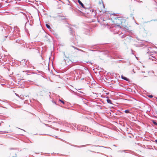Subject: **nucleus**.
Segmentation results:
<instances>
[{"label": "nucleus", "mask_w": 157, "mask_h": 157, "mask_svg": "<svg viewBox=\"0 0 157 157\" xmlns=\"http://www.w3.org/2000/svg\"><path fill=\"white\" fill-rule=\"evenodd\" d=\"M114 23L115 25L120 28H123L128 30V25L126 20L123 17H118L115 18L114 21Z\"/></svg>", "instance_id": "f257e3e1"}, {"label": "nucleus", "mask_w": 157, "mask_h": 157, "mask_svg": "<svg viewBox=\"0 0 157 157\" xmlns=\"http://www.w3.org/2000/svg\"><path fill=\"white\" fill-rule=\"evenodd\" d=\"M9 127H10V126H8L7 125L6 126V128L2 130V131H5V132H8L10 131L11 129L10 128H8Z\"/></svg>", "instance_id": "f03ea898"}, {"label": "nucleus", "mask_w": 157, "mask_h": 157, "mask_svg": "<svg viewBox=\"0 0 157 157\" xmlns=\"http://www.w3.org/2000/svg\"><path fill=\"white\" fill-rule=\"evenodd\" d=\"M21 64L23 66H25L27 63V61H26V60H22L20 62Z\"/></svg>", "instance_id": "7ed1b4c3"}, {"label": "nucleus", "mask_w": 157, "mask_h": 157, "mask_svg": "<svg viewBox=\"0 0 157 157\" xmlns=\"http://www.w3.org/2000/svg\"><path fill=\"white\" fill-rule=\"evenodd\" d=\"M78 2L81 6L82 7H84V5H83V4L81 2L80 0H78Z\"/></svg>", "instance_id": "20e7f679"}, {"label": "nucleus", "mask_w": 157, "mask_h": 157, "mask_svg": "<svg viewBox=\"0 0 157 157\" xmlns=\"http://www.w3.org/2000/svg\"><path fill=\"white\" fill-rule=\"evenodd\" d=\"M121 78L122 79H124L126 81H128V78H126V77H124L123 76H121Z\"/></svg>", "instance_id": "39448f33"}, {"label": "nucleus", "mask_w": 157, "mask_h": 157, "mask_svg": "<svg viewBox=\"0 0 157 157\" xmlns=\"http://www.w3.org/2000/svg\"><path fill=\"white\" fill-rule=\"evenodd\" d=\"M64 61L65 63L67 64V62H68L69 61L68 59L67 58H66L64 59Z\"/></svg>", "instance_id": "423d86ee"}, {"label": "nucleus", "mask_w": 157, "mask_h": 157, "mask_svg": "<svg viewBox=\"0 0 157 157\" xmlns=\"http://www.w3.org/2000/svg\"><path fill=\"white\" fill-rule=\"evenodd\" d=\"M107 101L108 103L112 104L111 100L109 99H107Z\"/></svg>", "instance_id": "0eeeda50"}, {"label": "nucleus", "mask_w": 157, "mask_h": 157, "mask_svg": "<svg viewBox=\"0 0 157 157\" xmlns=\"http://www.w3.org/2000/svg\"><path fill=\"white\" fill-rule=\"evenodd\" d=\"M46 27L48 29H51V27H50V26L46 24Z\"/></svg>", "instance_id": "6e6552de"}, {"label": "nucleus", "mask_w": 157, "mask_h": 157, "mask_svg": "<svg viewBox=\"0 0 157 157\" xmlns=\"http://www.w3.org/2000/svg\"><path fill=\"white\" fill-rule=\"evenodd\" d=\"M124 112H125V113H130L129 111L128 110H125L124 111Z\"/></svg>", "instance_id": "1a4fd4ad"}, {"label": "nucleus", "mask_w": 157, "mask_h": 157, "mask_svg": "<svg viewBox=\"0 0 157 157\" xmlns=\"http://www.w3.org/2000/svg\"><path fill=\"white\" fill-rule=\"evenodd\" d=\"M60 19L64 20V19H66V18L65 17H64V16H62V17H61Z\"/></svg>", "instance_id": "9d476101"}, {"label": "nucleus", "mask_w": 157, "mask_h": 157, "mask_svg": "<svg viewBox=\"0 0 157 157\" xmlns=\"http://www.w3.org/2000/svg\"><path fill=\"white\" fill-rule=\"evenodd\" d=\"M59 101L61 102L63 104H64L65 103L64 101H63L61 100V99H59Z\"/></svg>", "instance_id": "9b49d317"}, {"label": "nucleus", "mask_w": 157, "mask_h": 157, "mask_svg": "<svg viewBox=\"0 0 157 157\" xmlns=\"http://www.w3.org/2000/svg\"><path fill=\"white\" fill-rule=\"evenodd\" d=\"M153 122L154 124L157 125V123L156 122L153 121Z\"/></svg>", "instance_id": "f8f14e48"}, {"label": "nucleus", "mask_w": 157, "mask_h": 157, "mask_svg": "<svg viewBox=\"0 0 157 157\" xmlns=\"http://www.w3.org/2000/svg\"><path fill=\"white\" fill-rule=\"evenodd\" d=\"M149 97H150V98H152L153 97V96L152 95H150L149 96Z\"/></svg>", "instance_id": "ddd939ff"}, {"label": "nucleus", "mask_w": 157, "mask_h": 157, "mask_svg": "<svg viewBox=\"0 0 157 157\" xmlns=\"http://www.w3.org/2000/svg\"><path fill=\"white\" fill-rule=\"evenodd\" d=\"M155 142L157 144V140H156L155 141Z\"/></svg>", "instance_id": "4468645a"}, {"label": "nucleus", "mask_w": 157, "mask_h": 157, "mask_svg": "<svg viewBox=\"0 0 157 157\" xmlns=\"http://www.w3.org/2000/svg\"><path fill=\"white\" fill-rule=\"evenodd\" d=\"M152 57H153V58H155V57H153V56H152Z\"/></svg>", "instance_id": "2eb2a0df"}, {"label": "nucleus", "mask_w": 157, "mask_h": 157, "mask_svg": "<svg viewBox=\"0 0 157 157\" xmlns=\"http://www.w3.org/2000/svg\"><path fill=\"white\" fill-rule=\"evenodd\" d=\"M152 60L153 61V60H154V59H152Z\"/></svg>", "instance_id": "dca6fc26"}]
</instances>
